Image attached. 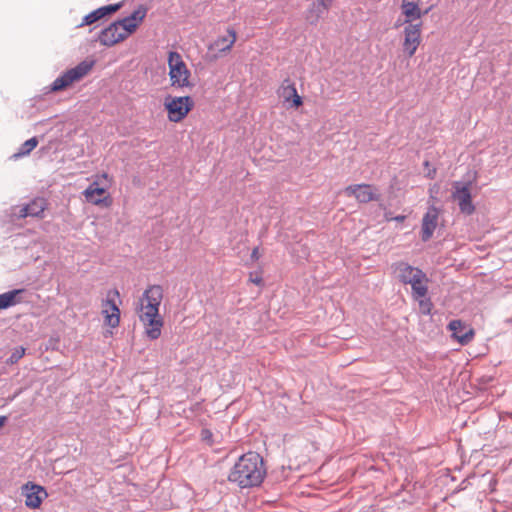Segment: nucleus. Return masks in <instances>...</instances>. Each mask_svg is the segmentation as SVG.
Masks as SVG:
<instances>
[{"label": "nucleus", "instance_id": "nucleus-1", "mask_svg": "<svg viewBox=\"0 0 512 512\" xmlns=\"http://www.w3.org/2000/svg\"><path fill=\"white\" fill-rule=\"evenodd\" d=\"M265 476L263 458L257 452H248L238 458L228 474V480L245 489L260 486Z\"/></svg>", "mask_w": 512, "mask_h": 512}, {"label": "nucleus", "instance_id": "nucleus-2", "mask_svg": "<svg viewBox=\"0 0 512 512\" xmlns=\"http://www.w3.org/2000/svg\"><path fill=\"white\" fill-rule=\"evenodd\" d=\"M163 299V288L160 285H150L139 299L137 309L139 319L145 326V333L151 340L161 335L163 320L159 315V307Z\"/></svg>", "mask_w": 512, "mask_h": 512}, {"label": "nucleus", "instance_id": "nucleus-3", "mask_svg": "<svg viewBox=\"0 0 512 512\" xmlns=\"http://www.w3.org/2000/svg\"><path fill=\"white\" fill-rule=\"evenodd\" d=\"M168 67L171 86L174 88L192 87L189 81L188 70L182 56L176 51H170L168 55Z\"/></svg>", "mask_w": 512, "mask_h": 512}, {"label": "nucleus", "instance_id": "nucleus-4", "mask_svg": "<svg viewBox=\"0 0 512 512\" xmlns=\"http://www.w3.org/2000/svg\"><path fill=\"white\" fill-rule=\"evenodd\" d=\"M93 67V62L82 61L57 77L50 85V91L58 92L83 78Z\"/></svg>", "mask_w": 512, "mask_h": 512}, {"label": "nucleus", "instance_id": "nucleus-5", "mask_svg": "<svg viewBox=\"0 0 512 512\" xmlns=\"http://www.w3.org/2000/svg\"><path fill=\"white\" fill-rule=\"evenodd\" d=\"M471 185L472 181L466 183L455 181L452 184V199L457 202L460 212L468 216L475 211L470 191Z\"/></svg>", "mask_w": 512, "mask_h": 512}, {"label": "nucleus", "instance_id": "nucleus-6", "mask_svg": "<svg viewBox=\"0 0 512 512\" xmlns=\"http://www.w3.org/2000/svg\"><path fill=\"white\" fill-rule=\"evenodd\" d=\"M164 106L168 112V118L172 122L183 120L193 107V101L190 96L165 98Z\"/></svg>", "mask_w": 512, "mask_h": 512}, {"label": "nucleus", "instance_id": "nucleus-7", "mask_svg": "<svg viewBox=\"0 0 512 512\" xmlns=\"http://www.w3.org/2000/svg\"><path fill=\"white\" fill-rule=\"evenodd\" d=\"M403 34L404 41L402 44L404 53L407 54L408 57H412L420 43H421V23H405Z\"/></svg>", "mask_w": 512, "mask_h": 512}, {"label": "nucleus", "instance_id": "nucleus-8", "mask_svg": "<svg viewBox=\"0 0 512 512\" xmlns=\"http://www.w3.org/2000/svg\"><path fill=\"white\" fill-rule=\"evenodd\" d=\"M118 290H110L107 294V298L102 303V313L105 315L106 325L115 328L120 322V309L115 302V298H119Z\"/></svg>", "mask_w": 512, "mask_h": 512}, {"label": "nucleus", "instance_id": "nucleus-9", "mask_svg": "<svg viewBox=\"0 0 512 512\" xmlns=\"http://www.w3.org/2000/svg\"><path fill=\"white\" fill-rule=\"evenodd\" d=\"M22 495L25 496V505L30 509L39 508L48 493L41 485L27 482L22 486Z\"/></svg>", "mask_w": 512, "mask_h": 512}, {"label": "nucleus", "instance_id": "nucleus-10", "mask_svg": "<svg viewBox=\"0 0 512 512\" xmlns=\"http://www.w3.org/2000/svg\"><path fill=\"white\" fill-rule=\"evenodd\" d=\"M392 267L399 281L403 284H411L415 278L425 277V273L421 269L404 261L397 262Z\"/></svg>", "mask_w": 512, "mask_h": 512}, {"label": "nucleus", "instance_id": "nucleus-11", "mask_svg": "<svg viewBox=\"0 0 512 512\" xmlns=\"http://www.w3.org/2000/svg\"><path fill=\"white\" fill-rule=\"evenodd\" d=\"M127 38V33H122L120 27L114 21L108 27L102 29L98 35V41L107 47H111Z\"/></svg>", "mask_w": 512, "mask_h": 512}, {"label": "nucleus", "instance_id": "nucleus-12", "mask_svg": "<svg viewBox=\"0 0 512 512\" xmlns=\"http://www.w3.org/2000/svg\"><path fill=\"white\" fill-rule=\"evenodd\" d=\"M122 7L121 3L109 4L95 9L89 14L85 15L82 19V22L78 25V27L88 26L96 23L97 21L103 19L105 16L111 15L117 12Z\"/></svg>", "mask_w": 512, "mask_h": 512}, {"label": "nucleus", "instance_id": "nucleus-13", "mask_svg": "<svg viewBox=\"0 0 512 512\" xmlns=\"http://www.w3.org/2000/svg\"><path fill=\"white\" fill-rule=\"evenodd\" d=\"M439 211L435 206L428 208L422 219L421 239L426 242L432 236L437 227Z\"/></svg>", "mask_w": 512, "mask_h": 512}, {"label": "nucleus", "instance_id": "nucleus-14", "mask_svg": "<svg viewBox=\"0 0 512 512\" xmlns=\"http://www.w3.org/2000/svg\"><path fill=\"white\" fill-rule=\"evenodd\" d=\"M452 336L461 344H468L474 337V331L461 320H452L448 324Z\"/></svg>", "mask_w": 512, "mask_h": 512}, {"label": "nucleus", "instance_id": "nucleus-15", "mask_svg": "<svg viewBox=\"0 0 512 512\" xmlns=\"http://www.w3.org/2000/svg\"><path fill=\"white\" fill-rule=\"evenodd\" d=\"M344 192L347 196H354L360 203H368L375 199V193L368 184L350 185Z\"/></svg>", "mask_w": 512, "mask_h": 512}, {"label": "nucleus", "instance_id": "nucleus-16", "mask_svg": "<svg viewBox=\"0 0 512 512\" xmlns=\"http://www.w3.org/2000/svg\"><path fill=\"white\" fill-rule=\"evenodd\" d=\"M421 0H402L401 3V11L405 16L404 23H413L416 20L421 19V17L428 12H422L419 4Z\"/></svg>", "mask_w": 512, "mask_h": 512}, {"label": "nucleus", "instance_id": "nucleus-17", "mask_svg": "<svg viewBox=\"0 0 512 512\" xmlns=\"http://www.w3.org/2000/svg\"><path fill=\"white\" fill-rule=\"evenodd\" d=\"M227 36L218 37L210 46V50H217L219 52L229 51L236 41V32L233 28L227 29Z\"/></svg>", "mask_w": 512, "mask_h": 512}, {"label": "nucleus", "instance_id": "nucleus-18", "mask_svg": "<svg viewBox=\"0 0 512 512\" xmlns=\"http://www.w3.org/2000/svg\"><path fill=\"white\" fill-rule=\"evenodd\" d=\"M328 9V3L324 2V0H316L315 2L312 3V5L309 7L307 11V21L312 25L317 24L319 19L325 12H327Z\"/></svg>", "mask_w": 512, "mask_h": 512}, {"label": "nucleus", "instance_id": "nucleus-19", "mask_svg": "<svg viewBox=\"0 0 512 512\" xmlns=\"http://www.w3.org/2000/svg\"><path fill=\"white\" fill-rule=\"evenodd\" d=\"M45 209V201L42 198H38L23 206L19 210V217L25 218L28 216L39 217Z\"/></svg>", "mask_w": 512, "mask_h": 512}, {"label": "nucleus", "instance_id": "nucleus-20", "mask_svg": "<svg viewBox=\"0 0 512 512\" xmlns=\"http://www.w3.org/2000/svg\"><path fill=\"white\" fill-rule=\"evenodd\" d=\"M22 293H24V289H13L0 294V309H7L20 303L18 296Z\"/></svg>", "mask_w": 512, "mask_h": 512}, {"label": "nucleus", "instance_id": "nucleus-21", "mask_svg": "<svg viewBox=\"0 0 512 512\" xmlns=\"http://www.w3.org/2000/svg\"><path fill=\"white\" fill-rule=\"evenodd\" d=\"M428 281L427 277H419L415 278L414 281L410 284L412 288V295L415 300H419L425 298L428 293V287L426 282Z\"/></svg>", "mask_w": 512, "mask_h": 512}, {"label": "nucleus", "instance_id": "nucleus-22", "mask_svg": "<svg viewBox=\"0 0 512 512\" xmlns=\"http://www.w3.org/2000/svg\"><path fill=\"white\" fill-rule=\"evenodd\" d=\"M285 83H287V85H282V96L284 99L289 101L292 97V106L296 108L302 105V98L298 95L295 85L289 83V80H286Z\"/></svg>", "mask_w": 512, "mask_h": 512}, {"label": "nucleus", "instance_id": "nucleus-23", "mask_svg": "<svg viewBox=\"0 0 512 512\" xmlns=\"http://www.w3.org/2000/svg\"><path fill=\"white\" fill-rule=\"evenodd\" d=\"M105 194V189L100 187L97 182H93L89 185V187L84 191V195L88 202L93 204H99L102 202L100 196Z\"/></svg>", "mask_w": 512, "mask_h": 512}, {"label": "nucleus", "instance_id": "nucleus-24", "mask_svg": "<svg viewBox=\"0 0 512 512\" xmlns=\"http://www.w3.org/2000/svg\"><path fill=\"white\" fill-rule=\"evenodd\" d=\"M38 144V140L36 137H32L26 140L18 149V151L13 155V158L18 159L20 157L28 155Z\"/></svg>", "mask_w": 512, "mask_h": 512}, {"label": "nucleus", "instance_id": "nucleus-25", "mask_svg": "<svg viewBox=\"0 0 512 512\" xmlns=\"http://www.w3.org/2000/svg\"><path fill=\"white\" fill-rule=\"evenodd\" d=\"M115 22L120 27L122 33H127V36L133 33L138 27V24L131 20L129 16L124 17L123 19L117 20Z\"/></svg>", "mask_w": 512, "mask_h": 512}, {"label": "nucleus", "instance_id": "nucleus-26", "mask_svg": "<svg viewBox=\"0 0 512 512\" xmlns=\"http://www.w3.org/2000/svg\"><path fill=\"white\" fill-rule=\"evenodd\" d=\"M147 14V8L143 5H140L137 9H135L130 15V19L136 22L138 25L144 20Z\"/></svg>", "mask_w": 512, "mask_h": 512}, {"label": "nucleus", "instance_id": "nucleus-27", "mask_svg": "<svg viewBox=\"0 0 512 512\" xmlns=\"http://www.w3.org/2000/svg\"><path fill=\"white\" fill-rule=\"evenodd\" d=\"M25 355V348L22 346L16 347L9 358L7 359L8 364H16Z\"/></svg>", "mask_w": 512, "mask_h": 512}, {"label": "nucleus", "instance_id": "nucleus-28", "mask_svg": "<svg viewBox=\"0 0 512 512\" xmlns=\"http://www.w3.org/2000/svg\"><path fill=\"white\" fill-rule=\"evenodd\" d=\"M417 301L419 303L420 312L424 315H430L433 308L430 298L425 297Z\"/></svg>", "mask_w": 512, "mask_h": 512}, {"label": "nucleus", "instance_id": "nucleus-29", "mask_svg": "<svg viewBox=\"0 0 512 512\" xmlns=\"http://www.w3.org/2000/svg\"><path fill=\"white\" fill-rule=\"evenodd\" d=\"M201 439L202 441L206 442L208 445H213L214 441H213V433L211 432V430L207 429V428H204L201 430Z\"/></svg>", "mask_w": 512, "mask_h": 512}, {"label": "nucleus", "instance_id": "nucleus-30", "mask_svg": "<svg viewBox=\"0 0 512 512\" xmlns=\"http://www.w3.org/2000/svg\"><path fill=\"white\" fill-rule=\"evenodd\" d=\"M260 257V253H259V248L258 247H255L253 250H252V253H251V259L256 261L258 260Z\"/></svg>", "mask_w": 512, "mask_h": 512}, {"label": "nucleus", "instance_id": "nucleus-31", "mask_svg": "<svg viewBox=\"0 0 512 512\" xmlns=\"http://www.w3.org/2000/svg\"><path fill=\"white\" fill-rule=\"evenodd\" d=\"M22 390L19 389L18 391H16L13 395L9 396L7 398V401L8 402H12L14 399H16V397H18L20 394H21Z\"/></svg>", "mask_w": 512, "mask_h": 512}, {"label": "nucleus", "instance_id": "nucleus-32", "mask_svg": "<svg viewBox=\"0 0 512 512\" xmlns=\"http://www.w3.org/2000/svg\"><path fill=\"white\" fill-rule=\"evenodd\" d=\"M251 281L257 285L262 283V279L260 277L251 278Z\"/></svg>", "mask_w": 512, "mask_h": 512}, {"label": "nucleus", "instance_id": "nucleus-33", "mask_svg": "<svg viewBox=\"0 0 512 512\" xmlns=\"http://www.w3.org/2000/svg\"><path fill=\"white\" fill-rule=\"evenodd\" d=\"M404 219H405L404 215H398L394 218V220L397 222H402V221H404Z\"/></svg>", "mask_w": 512, "mask_h": 512}, {"label": "nucleus", "instance_id": "nucleus-34", "mask_svg": "<svg viewBox=\"0 0 512 512\" xmlns=\"http://www.w3.org/2000/svg\"><path fill=\"white\" fill-rule=\"evenodd\" d=\"M6 421H7L6 416H0V428L5 424Z\"/></svg>", "mask_w": 512, "mask_h": 512}, {"label": "nucleus", "instance_id": "nucleus-35", "mask_svg": "<svg viewBox=\"0 0 512 512\" xmlns=\"http://www.w3.org/2000/svg\"><path fill=\"white\" fill-rule=\"evenodd\" d=\"M435 173H436L435 169H433L432 171H428V173H427V177H429V178H433V177H434V175H435Z\"/></svg>", "mask_w": 512, "mask_h": 512}, {"label": "nucleus", "instance_id": "nucleus-36", "mask_svg": "<svg viewBox=\"0 0 512 512\" xmlns=\"http://www.w3.org/2000/svg\"><path fill=\"white\" fill-rule=\"evenodd\" d=\"M424 165H425L426 167H427V166H429V162H428V161H425V162H424Z\"/></svg>", "mask_w": 512, "mask_h": 512}, {"label": "nucleus", "instance_id": "nucleus-37", "mask_svg": "<svg viewBox=\"0 0 512 512\" xmlns=\"http://www.w3.org/2000/svg\"><path fill=\"white\" fill-rule=\"evenodd\" d=\"M332 1H333V0H324V2H329V3H331Z\"/></svg>", "mask_w": 512, "mask_h": 512}]
</instances>
